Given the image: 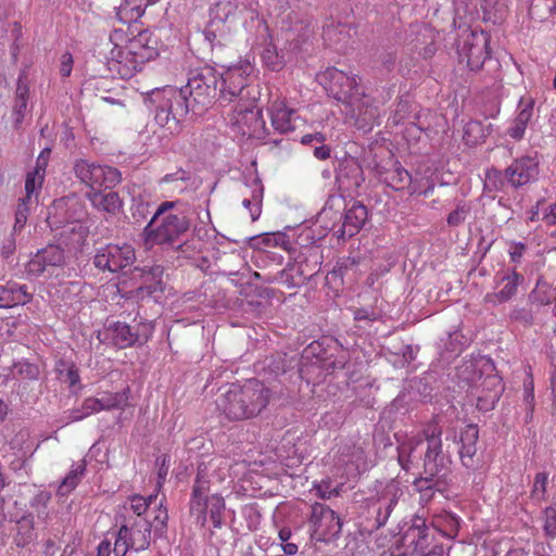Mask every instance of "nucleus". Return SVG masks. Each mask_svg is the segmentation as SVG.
Masks as SVG:
<instances>
[{"mask_svg": "<svg viewBox=\"0 0 556 556\" xmlns=\"http://www.w3.org/2000/svg\"><path fill=\"white\" fill-rule=\"evenodd\" d=\"M218 83L219 71L215 67L192 68L184 87L153 89L147 93L144 102L153 111L156 124L174 135L179 132L180 123L189 111L200 114L218 98Z\"/></svg>", "mask_w": 556, "mask_h": 556, "instance_id": "1", "label": "nucleus"}, {"mask_svg": "<svg viewBox=\"0 0 556 556\" xmlns=\"http://www.w3.org/2000/svg\"><path fill=\"white\" fill-rule=\"evenodd\" d=\"M316 80L326 92L341 103L342 113L364 131L379 123L380 108L375 99L366 94L357 75L327 67L316 75Z\"/></svg>", "mask_w": 556, "mask_h": 556, "instance_id": "2", "label": "nucleus"}, {"mask_svg": "<svg viewBox=\"0 0 556 556\" xmlns=\"http://www.w3.org/2000/svg\"><path fill=\"white\" fill-rule=\"evenodd\" d=\"M230 463L223 457L202 462L192 486L190 498V514L195 522L205 527L210 517L214 528H222L225 500L218 485L229 476Z\"/></svg>", "mask_w": 556, "mask_h": 556, "instance_id": "3", "label": "nucleus"}, {"mask_svg": "<svg viewBox=\"0 0 556 556\" xmlns=\"http://www.w3.org/2000/svg\"><path fill=\"white\" fill-rule=\"evenodd\" d=\"M458 383L467 387L468 395L480 410L494 408L503 391L502 379L493 361L484 355L465 359L456 369Z\"/></svg>", "mask_w": 556, "mask_h": 556, "instance_id": "4", "label": "nucleus"}, {"mask_svg": "<svg viewBox=\"0 0 556 556\" xmlns=\"http://www.w3.org/2000/svg\"><path fill=\"white\" fill-rule=\"evenodd\" d=\"M122 39L121 31H115L111 36L110 40L113 47L110 50L106 65L113 75L128 79L139 72L146 62L157 55V42L147 29L129 38L125 45L115 42Z\"/></svg>", "mask_w": 556, "mask_h": 556, "instance_id": "5", "label": "nucleus"}, {"mask_svg": "<svg viewBox=\"0 0 556 556\" xmlns=\"http://www.w3.org/2000/svg\"><path fill=\"white\" fill-rule=\"evenodd\" d=\"M442 431L432 425L424 430V437H412L397 446V460L403 470L409 471L424 459L425 473L435 477L444 468Z\"/></svg>", "mask_w": 556, "mask_h": 556, "instance_id": "6", "label": "nucleus"}, {"mask_svg": "<svg viewBox=\"0 0 556 556\" xmlns=\"http://www.w3.org/2000/svg\"><path fill=\"white\" fill-rule=\"evenodd\" d=\"M268 401L269 390L258 380H251L244 386L220 389L216 407L229 420H242L258 415Z\"/></svg>", "mask_w": 556, "mask_h": 556, "instance_id": "7", "label": "nucleus"}, {"mask_svg": "<svg viewBox=\"0 0 556 556\" xmlns=\"http://www.w3.org/2000/svg\"><path fill=\"white\" fill-rule=\"evenodd\" d=\"M174 206L175 202L172 201L161 203L144 227L142 237L147 249L154 245H174L188 230L187 218L170 212Z\"/></svg>", "mask_w": 556, "mask_h": 556, "instance_id": "8", "label": "nucleus"}, {"mask_svg": "<svg viewBox=\"0 0 556 556\" xmlns=\"http://www.w3.org/2000/svg\"><path fill=\"white\" fill-rule=\"evenodd\" d=\"M254 66L248 60L239 61L219 72V92L217 101L222 106L243 101V90L250 84Z\"/></svg>", "mask_w": 556, "mask_h": 556, "instance_id": "9", "label": "nucleus"}, {"mask_svg": "<svg viewBox=\"0 0 556 556\" xmlns=\"http://www.w3.org/2000/svg\"><path fill=\"white\" fill-rule=\"evenodd\" d=\"M228 123L236 135L264 139L265 122L261 110L249 100L236 102L228 114Z\"/></svg>", "mask_w": 556, "mask_h": 556, "instance_id": "10", "label": "nucleus"}, {"mask_svg": "<svg viewBox=\"0 0 556 556\" xmlns=\"http://www.w3.org/2000/svg\"><path fill=\"white\" fill-rule=\"evenodd\" d=\"M74 172L76 177L90 188V191L101 190L102 188L112 189L121 180V173L116 168L87 160L77 161Z\"/></svg>", "mask_w": 556, "mask_h": 556, "instance_id": "11", "label": "nucleus"}, {"mask_svg": "<svg viewBox=\"0 0 556 556\" xmlns=\"http://www.w3.org/2000/svg\"><path fill=\"white\" fill-rule=\"evenodd\" d=\"M151 523L144 518L121 527L114 543L115 556H125L130 549L144 551L150 545Z\"/></svg>", "mask_w": 556, "mask_h": 556, "instance_id": "12", "label": "nucleus"}, {"mask_svg": "<svg viewBox=\"0 0 556 556\" xmlns=\"http://www.w3.org/2000/svg\"><path fill=\"white\" fill-rule=\"evenodd\" d=\"M238 11L237 0H217L208 11L210 20L204 34L210 41L227 37L236 21Z\"/></svg>", "mask_w": 556, "mask_h": 556, "instance_id": "13", "label": "nucleus"}, {"mask_svg": "<svg viewBox=\"0 0 556 556\" xmlns=\"http://www.w3.org/2000/svg\"><path fill=\"white\" fill-rule=\"evenodd\" d=\"M308 526L312 539L326 542L340 533L342 523L338 514L329 506L315 503L312 506Z\"/></svg>", "mask_w": 556, "mask_h": 556, "instance_id": "14", "label": "nucleus"}, {"mask_svg": "<svg viewBox=\"0 0 556 556\" xmlns=\"http://www.w3.org/2000/svg\"><path fill=\"white\" fill-rule=\"evenodd\" d=\"M402 494L401 483L397 480L380 482L376 486V494L368 498V506L376 514L378 527L387 523Z\"/></svg>", "mask_w": 556, "mask_h": 556, "instance_id": "15", "label": "nucleus"}, {"mask_svg": "<svg viewBox=\"0 0 556 556\" xmlns=\"http://www.w3.org/2000/svg\"><path fill=\"white\" fill-rule=\"evenodd\" d=\"M489 36L483 31H470L458 43L459 63H466L470 71H478L485 62L489 50Z\"/></svg>", "mask_w": 556, "mask_h": 556, "instance_id": "16", "label": "nucleus"}, {"mask_svg": "<svg viewBox=\"0 0 556 556\" xmlns=\"http://www.w3.org/2000/svg\"><path fill=\"white\" fill-rule=\"evenodd\" d=\"M135 260V249L130 244H108L98 250L93 264L101 270L117 273L132 265Z\"/></svg>", "mask_w": 556, "mask_h": 556, "instance_id": "17", "label": "nucleus"}, {"mask_svg": "<svg viewBox=\"0 0 556 556\" xmlns=\"http://www.w3.org/2000/svg\"><path fill=\"white\" fill-rule=\"evenodd\" d=\"M53 207L56 211L66 210V216L64 220H54L55 217L49 216L48 220L50 225L53 226L58 223H64L62 235L71 231L78 237L76 239L77 242L83 240L87 233V228L80 223L86 215L83 204L75 197H67L54 201Z\"/></svg>", "mask_w": 556, "mask_h": 556, "instance_id": "18", "label": "nucleus"}, {"mask_svg": "<svg viewBox=\"0 0 556 556\" xmlns=\"http://www.w3.org/2000/svg\"><path fill=\"white\" fill-rule=\"evenodd\" d=\"M431 539L426 521L415 517L412 526L403 533L399 556H421L430 545Z\"/></svg>", "mask_w": 556, "mask_h": 556, "instance_id": "19", "label": "nucleus"}, {"mask_svg": "<svg viewBox=\"0 0 556 556\" xmlns=\"http://www.w3.org/2000/svg\"><path fill=\"white\" fill-rule=\"evenodd\" d=\"M378 176L388 187L397 191L407 189L409 194H427L433 189L431 185L426 190H421L399 162H393L390 167H379Z\"/></svg>", "mask_w": 556, "mask_h": 556, "instance_id": "20", "label": "nucleus"}, {"mask_svg": "<svg viewBox=\"0 0 556 556\" xmlns=\"http://www.w3.org/2000/svg\"><path fill=\"white\" fill-rule=\"evenodd\" d=\"M64 262L63 250L58 245H47L37 251L26 265L28 275L38 277L54 267H59Z\"/></svg>", "mask_w": 556, "mask_h": 556, "instance_id": "21", "label": "nucleus"}, {"mask_svg": "<svg viewBox=\"0 0 556 556\" xmlns=\"http://www.w3.org/2000/svg\"><path fill=\"white\" fill-rule=\"evenodd\" d=\"M507 181L515 188L534 180L539 175V161L534 156L515 160L505 170Z\"/></svg>", "mask_w": 556, "mask_h": 556, "instance_id": "22", "label": "nucleus"}, {"mask_svg": "<svg viewBox=\"0 0 556 556\" xmlns=\"http://www.w3.org/2000/svg\"><path fill=\"white\" fill-rule=\"evenodd\" d=\"M367 469L365 453L361 446L345 447L337 463V473L342 472L346 480L356 478Z\"/></svg>", "mask_w": 556, "mask_h": 556, "instance_id": "23", "label": "nucleus"}, {"mask_svg": "<svg viewBox=\"0 0 556 556\" xmlns=\"http://www.w3.org/2000/svg\"><path fill=\"white\" fill-rule=\"evenodd\" d=\"M271 125L280 134H288L298 127L299 116L283 100L271 102L268 108Z\"/></svg>", "mask_w": 556, "mask_h": 556, "instance_id": "24", "label": "nucleus"}, {"mask_svg": "<svg viewBox=\"0 0 556 556\" xmlns=\"http://www.w3.org/2000/svg\"><path fill=\"white\" fill-rule=\"evenodd\" d=\"M368 212L365 205L354 202L343 216L341 237H352L357 233L367 220Z\"/></svg>", "mask_w": 556, "mask_h": 556, "instance_id": "25", "label": "nucleus"}, {"mask_svg": "<svg viewBox=\"0 0 556 556\" xmlns=\"http://www.w3.org/2000/svg\"><path fill=\"white\" fill-rule=\"evenodd\" d=\"M264 188L258 178H253L244 185L242 205L249 211L251 219L256 220L262 212Z\"/></svg>", "mask_w": 556, "mask_h": 556, "instance_id": "26", "label": "nucleus"}, {"mask_svg": "<svg viewBox=\"0 0 556 556\" xmlns=\"http://www.w3.org/2000/svg\"><path fill=\"white\" fill-rule=\"evenodd\" d=\"M522 280L523 277L515 270L504 275L498 282V285L502 286L500 291L488 293L485 295V301L493 304H500L510 300L517 292V288Z\"/></svg>", "mask_w": 556, "mask_h": 556, "instance_id": "27", "label": "nucleus"}, {"mask_svg": "<svg viewBox=\"0 0 556 556\" xmlns=\"http://www.w3.org/2000/svg\"><path fill=\"white\" fill-rule=\"evenodd\" d=\"M87 198L96 210L111 215L117 214L123 207V201L118 193L114 191L106 193L101 190L89 191L87 192Z\"/></svg>", "mask_w": 556, "mask_h": 556, "instance_id": "28", "label": "nucleus"}, {"mask_svg": "<svg viewBox=\"0 0 556 556\" xmlns=\"http://www.w3.org/2000/svg\"><path fill=\"white\" fill-rule=\"evenodd\" d=\"M31 295L25 285L10 282L5 286L0 285V308H8L17 305H24L29 302Z\"/></svg>", "mask_w": 556, "mask_h": 556, "instance_id": "29", "label": "nucleus"}, {"mask_svg": "<svg viewBox=\"0 0 556 556\" xmlns=\"http://www.w3.org/2000/svg\"><path fill=\"white\" fill-rule=\"evenodd\" d=\"M479 437V431L477 426L469 425L465 428V430L460 434V450L459 456L462 463L465 467L470 468L473 466V459L477 452V441Z\"/></svg>", "mask_w": 556, "mask_h": 556, "instance_id": "30", "label": "nucleus"}, {"mask_svg": "<svg viewBox=\"0 0 556 556\" xmlns=\"http://www.w3.org/2000/svg\"><path fill=\"white\" fill-rule=\"evenodd\" d=\"M86 473V460L81 459L72 465L68 473L63 478L58 486L56 495L59 497L67 496L72 491L76 489L81 479Z\"/></svg>", "mask_w": 556, "mask_h": 556, "instance_id": "31", "label": "nucleus"}, {"mask_svg": "<svg viewBox=\"0 0 556 556\" xmlns=\"http://www.w3.org/2000/svg\"><path fill=\"white\" fill-rule=\"evenodd\" d=\"M144 0H122L116 9V16L123 23L137 22L147 9Z\"/></svg>", "mask_w": 556, "mask_h": 556, "instance_id": "32", "label": "nucleus"}, {"mask_svg": "<svg viewBox=\"0 0 556 556\" xmlns=\"http://www.w3.org/2000/svg\"><path fill=\"white\" fill-rule=\"evenodd\" d=\"M36 539L34 518L30 514L16 520L14 542L17 546H26Z\"/></svg>", "mask_w": 556, "mask_h": 556, "instance_id": "33", "label": "nucleus"}, {"mask_svg": "<svg viewBox=\"0 0 556 556\" xmlns=\"http://www.w3.org/2000/svg\"><path fill=\"white\" fill-rule=\"evenodd\" d=\"M129 389H124L121 392H102L98 394V400L102 410L123 409L128 405Z\"/></svg>", "mask_w": 556, "mask_h": 556, "instance_id": "34", "label": "nucleus"}, {"mask_svg": "<svg viewBox=\"0 0 556 556\" xmlns=\"http://www.w3.org/2000/svg\"><path fill=\"white\" fill-rule=\"evenodd\" d=\"M111 337L116 346L125 349L137 343V337L134 336V330L124 323H114L111 326Z\"/></svg>", "mask_w": 556, "mask_h": 556, "instance_id": "35", "label": "nucleus"}, {"mask_svg": "<svg viewBox=\"0 0 556 556\" xmlns=\"http://www.w3.org/2000/svg\"><path fill=\"white\" fill-rule=\"evenodd\" d=\"M334 476L339 479L326 478L319 483L315 484L316 493L320 498L327 500L339 494L341 488L348 481L346 477L340 472H334Z\"/></svg>", "mask_w": 556, "mask_h": 556, "instance_id": "36", "label": "nucleus"}, {"mask_svg": "<svg viewBox=\"0 0 556 556\" xmlns=\"http://www.w3.org/2000/svg\"><path fill=\"white\" fill-rule=\"evenodd\" d=\"M99 403L100 402L98 400V396H94V397L90 396V397L85 399L80 408H75V409H72L71 412H68V417H67L66 424L73 422V421H79L92 414L101 412L102 409H101V406Z\"/></svg>", "mask_w": 556, "mask_h": 556, "instance_id": "37", "label": "nucleus"}, {"mask_svg": "<svg viewBox=\"0 0 556 556\" xmlns=\"http://www.w3.org/2000/svg\"><path fill=\"white\" fill-rule=\"evenodd\" d=\"M349 172L351 176L345 175L344 170H341L337 176V180L341 188L346 190H355L364 181L362 169L357 164H352L349 167Z\"/></svg>", "mask_w": 556, "mask_h": 556, "instance_id": "38", "label": "nucleus"}, {"mask_svg": "<svg viewBox=\"0 0 556 556\" xmlns=\"http://www.w3.org/2000/svg\"><path fill=\"white\" fill-rule=\"evenodd\" d=\"M357 266H358V261L354 257L341 258L337 263L334 268L331 270L330 275L333 278L343 279L346 277L349 279H354L357 274Z\"/></svg>", "mask_w": 556, "mask_h": 556, "instance_id": "39", "label": "nucleus"}, {"mask_svg": "<svg viewBox=\"0 0 556 556\" xmlns=\"http://www.w3.org/2000/svg\"><path fill=\"white\" fill-rule=\"evenodd\" d=\"M51 500V494L46 491L38 492L30 500V507L35 510L37 518L41 521L47 522L50 520V511L48 509V504Z\"/></svg>", "mask_w": 556, "mask_h": 556, "instance_id": "40", "label": "nucleus"}, {"mask_svg": "<svg viewBox=\"0 0 556 556\" xmlns=\"http://www.w3.org/2000/svg\"><path fill=\"white\" fill-rule=\"evenodd\" d=\"M56 371L59 379L70 388L76 387L80 381L78 368L73 363L60 362Z\"/></svg>", "mask_w": 556, "mask_h": 556, "instance_id": "41", "label": "nucleus"}, {"mask_svg": "<svg viewBox=\"0 0 556 556\" xmlns=\"http://www.w3.org/2000/svg\"><path fill=\"white\" fill-rule=\"evenodd\" d=\"M43 182V167L36 166L33 172L27 173L25 179L26 199L31 202L33 194L40 190Z\"/></svg>", "mask_w": 556, "mask_h": 556, "instance_id": "42", "label": "nucleus"}, {"mask_svg": "<svg viewBox=\"0 0 556 556\" xmlns=\"http://www.w3.org/2000/svg\"><path fill=\"white\" fill-rule=\"evenodd\" d=\"M12 375L22 379L36 380L39 376V368L27 361H20L13 364Z\"/></svg>", "mask_w": 556, "mask_h": 556, "instance_id": "43", "label": "nucleus"}, {"mask_svg": "<svg viewBox=\"0 0 556 556\" xmlns=\"http://www.w3.org/2000/svg\"><path fill=\"white\" fill-rule=\"evenodd\" d=\"M484 138V130L481 123L477 121H470L465 125L464 128V140L469 146L479 143Z\"/></svg>", "mask_w": 556, "mask_h": 556, "instance_id": "44", "label": "nucleus"}, {"mask_svg": "<svg viewBox=\"0 0 556 556\" xmlns=\"http://www.w3.org/2000/svg\"><path fill=\"white\" fill-rule=\"evenodd\" d=\"M262 59L265 65L271 71H279L283 65V59L277 52L276 47L268 43L262 51Z\"/></svg>", "mask_w": 556, "mask_h": 556, "instance_id": "45", "label": "nucleus"}, {"mask_svg": "<svg viewBox=\"0 0 556 556\" xmlns=\"http://www.w3.org/2000/svg\"><path fill=\"white\" fill-rule=\"evenodd\" d=\"M533 104L534 102L531 98H521L514 119L528 127L533 115Z\"/></svg>", "mask_w": 556, "mask_h": 556, "instance_id": "46", "label": "nucleus"}, {"mask_svg": "<svg viewBox=\"0 0 556 556\" xmlns=\"http://www.w3.org/2000/svg\"><path fill=\"white\" fill-rule=\"evenodd\" d=\"M156 500V495H149L148 497H143L141 495H134L129 498V506L134 514L137 515V519H140L142 514H144L149 507V505Z\"/></svg>", "mask_w": 556, "mask_h": 556, "instance_id": "47", "label": "nucleus"}, {"mask_svg": "<svg viewBox=\"0 0 556 556\" xmlns=\"http://www.w3.org/2000/svg\"><path fill=\"white\" fill-rule=\"evenodd\" d=\"M323 36L324 39L329 43H337L342 41L348 36V31L345 26H336L331 23L324 27Z\"/></svg>", "mask_w": 556, "mask_h": 556, "instance_id": "48", "label": "nucleus"}, {"mask_svg": "<svg viewBox=\"0 0 556 556\" xmlns=\"http://www.w3.org/2000/svg\"><path fill=\"white\" fill-rule=\"evenodd\" d=\"M470 205L463 202V203H459L456 208L451 212L447 216V224L452 227H457L459 226L462 223L465 222V219L467 218V216L469 215L470 213Z\"/></svg>", "mask_w": 556, "mask_h": 556, "instance_id": "49", "label": "nucleus"}, {"mask_svg": "<svg viewBox=\"0 0 556 556\" xmlns=\"http://www.w3.org/2000/svg\"><path fill=\"white\" fill-rule=\"evenodd\" d=\"M29 203L30 202H28L26 199H21V202L18 203L17 210L15 213V224L13 227V230L15 232L21 231L27 222L28 212H29V206H28Z\"/></svg>", "mask_w": 556, "mask_h": 556, "instance_id": "50", "label": "nucleus"}, {"mask_svg": "<svg viewBox=\"0 0 556 556\" xmlns=\"http://www.w3.org/2000/svg\"><path fill=\"white\" fill-rule=\"evenodd\" d=\"M154 332V325L151 321H142L138 324L136 329L134 330V336L137 337V343L143 344L146 343Z\"/></svg>", "mask_w": 556, "mask_h": 556, "instance_id": "51", "label": "nucleus"}, {"mask_svg": "<svg viewBox=\"0 0 556 556\" xmlns=\"http://www.w3.org/2000/svg\"><path fill=\"white\" fill-rule=\"evenodd\" d=\"M264 242L268 247H280L285 250H289V245H290L289 238L283 232L266 233L265 238H264Z\"/></svg>", "mask_w": 556, "mask_h": 556, "instance_id": "52", "label": "nucleus"}, {"mask_svg": "<svg viewBox=\"0 0 556 556\" xmlns=\"http://www.w3.org/2000/svg\"><path fill=\"white\" fill-rule=\"evenodd\" d=\"M544 531L552 539L556 536V509L553 507L544 510Z\"/></svg>", "mask_w": 556, "mask_h": 556, "instance_id": "53", "label": "nucleus"}, {"mask_svg": "<svg viewBox=\"0 0 556 556\" xmlns=\"http://www.w3.org/2000/svg\"><path fill=\"white\" fill-rule=\"evenodd\" d=\"M527 130V126L523 124H519V122L511 119L509 126L506 129V135L511 139L518 141L525 137Z\"/></svg>", "mask_w": 556, "mask_h": 556, "instance_id": "54", "label": "nucleus"}, {"mask_svg": "<svg viewBox=\"0 0 556 556\" xmlns=\"http://www.w3.org/2000/svg\"><path fill=\"white\" fill-rule=\"evenodd\" d=\"M337 199H334L333 197H331L327 202H326V205L324 206V208L321 210V212L319 213V220L323 222L324 219H327V218H332V215H334V219L338 220V219H341L342 216L341 215H338V213H334L332 212V207H333V202L336 201Z\"/></svg>", "mask_w": 556, "mask_h": 556, "instance_id": "55", "label": "nucleus"}, {"mask_svg": "<svg viewBox=\"0 0 556 556\" xmlns=\"http://www.w3.org/2000/svg\"><path fill=\"white\" fill-rule=\"evenodd\" d=\"M73 67V58L71 53H64L61 56V64H60V74L63 77H67L72 73Z\"/></svg>", "mask_w": 556, "mask_h": 556, "instance_id": "56", "label": "nucleus"}, {"mask_svg": "<svg viewBox=\"0 0 556 556\" xmlns=\"http://www.w3.org/2000/svg\"><path fill=\"white\" fill-rule=\"evenodd\" d=\"M432 478L430 475H427L426 478H418L415 480L414 485L418 492H430L433 490Z\"/></svg>", "mask_w": 556, "mask_h": 556, "instance_id": "57", "label": "nucleus"}, {"mask_svg": "<svg viewBox=\"0 0 556 556\" xmlns=\"http://www.w3.org/2000/svg\"><path fill=\"white\" fill-rule=\"evenodd\" d=\"M354 319L356 321H372L377 319V314L374 311L358 308L354 312Z\"/></svg>", "mask_w": 556, "mask_h": 556, "instance_id": "58", "label": "nucleus"}, {"mask_svg": "<svg viewBox=\"0 0 556 556\" xmlns=\"http://www.w3.org/2000/svg\"><path fill=\"white\" fill-rule=\"evenodd\" d=\"M547 484V475L545 472L536 473L533 484V493H544Z\"/></svg>", "mask_w": 556, "mask_h": 556, "instance_id": "59", "label": "nucleus"}, {"mask_svg": "<svg viewBox=\"0 0 556 556\" xmlns=\"http://www.w3.org/2000/svg\"><path fill=\"white\" fill-rule=\"evenodd\" d=\"M542 220L546 225H555L556 224V202L548 205L542 213Z\"/></svg>", "mask_w": 556, "mask_h": 556, "instance_id": "60", "label": "nucleus"}, {"mask_svg": "<svg viewBox=\"0 0 556 556\" xmlns=\"http://www.w3.org/2000/svg\"><path fill=\"white\" fill-rule=\"evenodd\" d=\"M162 275H163V267L162 266H153L150 268V270L147 273V279L146 281H153L155 285L161 283L162 281Z\"/></svg>", "mask_w": 556, "mask_h": 556, "instance_id": "61", "label": "nucleus"}, {"mask_svg": "<svg viewBox=\"0 0 556 556\" xmlns=\"http://www.w3.org/2000/svg\"><path fill=\"white\" fill-rule=\"evenodd\" d=\"M549 388H551V394H552V407L553 413L556 412V365L551 371L549 376Z\"/></svg>", "mask_w": 556, "mask_h": 556, "instance_id": "62", "label": "nucleus"}, {"mask_svg": "<svg viewBox=\"0 0 556 556\" xmlns=\"http://www.w3.org/2000/svg\"><path fill=\"white\" fill-rule=\"evenodd\" d=\"M314 156L318 160H327L330 156V148L324 143L314 147Z\"/></svg>", "mask_w": 556, "mask_h": 556, "instance_id": "63", "label": "nucleus"}, {"mask_svg": "<svg viewBox=\"0 0 556 556\" xmlns=\"http://www.w3.org/2000/svg\"><path fill=\"white\" fill-rule=\"evenodd\" d=\"M98 556H110L112 553V544L108 539L102 540L98 545ZM114 552V548H113Z\"/></svg>", "mask_w": 556, "mask_h": 556, "instance_id": "64", "label": "nucleus"}]
</instances>
